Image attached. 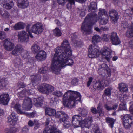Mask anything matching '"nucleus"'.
<instances>
[{
  "label": "nucleus",
  "mask_w": 133,
  "mask_h": 133,
  "mask_svg": "<svg viewBox=\"0 0 133 133\" xmlns=\"http://www.w3.org/2000/svg\"><path fill=\"white\" fill-rule=\"evenodd\" d=\"M55 53L51 57V69L55 73L60 71V68L66 66H71L74 61L71 58L72 55L71 47L69 42L66 40L63 41L59 46L55 50Z\"/></svg>",
  "instance_id": "1"
},
{
  "label": "nucleus",
  "mask_w": 133,
  "mask_h": 133,
  "mask_svg": "<svg viewBox=\"0 0 133 133\" xmlns=\"http://www.w3.org/2000/svg\"><path fill=\"white\" fill-rule=\"evenodd\" d=\"M98 16L95 13L93 14H89L86 16L81 27V29L83 34L86 35L92 32V26L99 19L104 18L108 16L107 12L105 10L101 8L99 9Z\"/></svg>",
  "instance_id": "2"
},
{
  "label": "nucleus",
  "mask_w": 133,
  "mask_h": 133,
  "mask_svg": "<svg viewBox=\"0 0 133 133\" xmlns=\"http://www.w3.org/2000/svg\"><path fill=\"white\" fill-rule=\"evenodd\" d=\"M81 96L79 93L69 90L65 93L63 96V104L69 108H72L77 101H80Z\"/></svg>",
  "instance_id": "3"
},
{
  "label": "nucleus",
  "mask_w": 133,
  "mask_h": 133,
  "mask_svg": "<svg viewBox=\"0 0 133 133\" xmlns=\"http://www.w3.org/2000/svg\"><path fill=\"white\" fill-rule=\"evenodd\" d=\"M131 117V116L129 114L123 115L121 116L123 125L125 128H129L133 125V119Z\"/></svg>",
  "instance_id": "4"
},
{
  "label": "nucleus",
  "mask_w": 133,
  "mask_h": 133,
  "mask_svg": "<svg viewBox=\"0 0 133 133\" xmlns=\"http://www.w3.org/2000/svg\"><path fill=\"white\" fill-rule=\"evenodd\" d=\"M88 52V56L91 58H96L99 56L100 54L98 47L95 45H91L89 46Z\"/></svg>",
  "instance_id": "5"
},
{
  "label": "nucleus",
  "mask_w": 133,
  "mask_h": 133,
  "mask_svg": "<svg viewBox=\"0 0 133 133\" xmlns=\"http://www.w3.org/2000/svg\"><path fill=\"white\" fill-rule=\"evenodd\" d=\"M38 90L42 93L48 94L54 91V87L48 84H44L39 87Z\"/></svg>",
  "instance_id": "6"
},
{
  "label": "nucleus",
  "mask_w": 133,
  "mask_h": 133,
  "mask_svg": "<svg viewBox=\"0 0 133 133\" xmlns=\"http://www.w3.org/2000/svg\"><path fill=\"white\" fill-rule=\"evenodd\" d=\"M101 53L103 57L108 61L109 62L111 56V50L108 48H103L101 50Z\"/></svg>",
  "instance_id": "7"
},
{
  "label": "nucleus",
  "mask_w": 133,
  "mask_h": 133,
  "mask_svg": "<svg viewBox=\"0 0 133 133\" xmlns=\"http://www.w3.org/2000/svg\"><path fill=\"white\" fill-rule=\"evenodd\" d=\"M55 117L57 121L61 123L68 118V116L64 112L60 111H57Z\"/></svg>",
  "instance_id": "8"
},
{
  "label": "nucleus",
  "mask_w": 133,
  "mask_h": 133,
  "mask_svg": "<svg viewBox=\"0 0 133 133\" xmlns=\"http://www.w3.org/2000/svg\"><path fill=\"white\" fill-rule=\"evenodd\" d=\"M82 119V117L79 115L73 116L72 119V123L74 128L80 127L81 125V121Z\"/></svg>",
  "instance_id": "9"
},
{
  "label": "nucleus",
  "mask_w": 133,
  "mask_h": 133,
  "mask_svg": "<svg viewBox=\"0 0 133 133\" xmlns=\"http://www.w3.org/2000/svg\"><path fill=\"white\" fill-rule=\"evenodd\" d=\"M98 72L101 75L107 72L108 76H110L111 75L110 69L105 64H103L99 66Z\"/></svg>",
  "instance_id": "10"
},
{
  "label": "nucleus",
  "mask_w": 133,
  "mask_h": 133,
  "mask_svg": "<svg viewBox=\"0 0 133 133\" xmlns=\"http://www.w3.org/2000/svg\"><path fill=\"white\" fill-rule=\"evenodd\" d=\"M43 30L42 25L39 23L34 24L31 29V31L33 32L38 34L41 33Z\"/></svg>",
  "instance_id": "11"
},
{
  "label": "nucleus",
  "mask_w": 133,
  "mask_h": 133,
  "mask_svg": "<svg viewBox=\"0 0 133 133\" xmlns=\"http://www.w3.org/2000/svg\"><path fill=\"white\" fill-rule=\"evenodd\" d=\"M32 101L29 97L25 98L23 101L22 104V108L24 110H30L32 106Z\"/></svg>",
  "instance_id": "12"
},
{
  "label": "nucleus",
  "mask_w": 133,
  "mask_h": 133,
  "mask_svg": "<svg viewBox=\"0 0 133 133\" xmlns=\"http://www.w3.org/2000/svg\"><path fill=\"white\" fill-rule=\"evenodd\" d=\"M0 4L8 9H11L14 5L12 0H0Z\"/></svg>",
  "instance_id": "13"
},
{
  "label": "nucleus",
  "mask_w": 133,
  "mask_h": 133,
  "mask_svg": "<svg viewBox=\"0 0 133 133\" xmlns=\"http://www.w3.org/2000/svg\"><path fill=\"white\" fill-rule=\"evenodd\" d=\"M18 39L21 42L27 41L28 39L29 36L26 32L24 31H20L18 34Z\"/></svg>",
  "instance_id": "14"
},
{
  "label": "nucleus",
  "mask_w": 133,
  "mask_h": 133,
  "mask_svg": "<svg viewBox=\"0 0 133 133\" xmlns=\"http://www.w3.org/2000/svg\"><path fill=\"white\" fill-rule=\"evenodd\" d=\"M10 100L9 95L7 93H4L0 95V102L3 105H6Z\"/></svg>",
  "instance_id": "15"
},
{
  "label": "nucleus",
  "mask_w": 133,
  "mask_h": 133,
  "mask_svg": "<svg viewBox=\"0 0 133 133\" xmlns=\"http://www.w3.org/2000/svg\"><path fill=\"white\" fill-rule=\"evenodd\" d=\"M109 15L111 18L112 22L114 23H116L118 18L117 12L115 10H111L109 11Z\"/></svg>",
  "instance_id": "16"
},
{
  "label": "nucleus",
  "mask_w": 133,
  "mask_h": 133,
  "mask_svg": "<svg viewBox=\"0 0 133 133\" xmlns=\"http://www.w3.org/2000/svg\"><path fill=\"white\" fill-rule=\"evenodd\" d=\"M3 42L4 48L7 51H11L14 48V44L7 39L4 40Z\"/></svg>",
  "instance_id": "17"
},
{
  "label": "nucleus",
  "mask_w": 133,
  "mask_h": 133,
  "mask_svg": "<svg viewBox=\"0 0 133 133\" xmlns=\"http://www.w3.org/2000/svg\"><path fill=\"white\" fill-rule=\"evenodd\" d=\"M110 39L112 44L114 45H117L120 43V40L116 32H113L111 33Z\"/></svg>",
  "instance_id": "18"
},
{
  "label": "nucleus",
  "mask_w": 133,
  "mask_h": 133,
  "mask_svg": "<svg viewBox=\"0 0 133 133\" xmlns=\"http://www.w3.org/2000/svg\"><path fill=\"white\" fill-rule=\"evenodd\" d=\"M24 51V49L20 45H17L14 49L12 51V54L15 56H17L20 55Z\"/></svg>",
  "instance_id": "19"
},
{
  "label": "nucleus",
  "mask_w": 133,
  "mask_h": 133,
  "mask_svg": "<svg viewBox=\"0 0 133 133\" xmlns=\"http://www.w3.org/2000/svg\"><path fill=\"white\" fill-rule=\"evenodd\" d=\"M46 57V54L45 51L41 50L37 54L35 58L38 61H42L45 59Z\"/></svg>",
  "instance_id": "20"
},
{
  "label": "nucleus",
  "mask_w": 133,
  "mask_h": 133,
  "mask_svg": "<svg viewBox=\"0 0 133 133\" xmlns=\"http://www.w3.org/2000/svg\"><path fill=\"white\" fill-rule=\"evenodd\" d=\"M88 11L91 12L90 14H95L97 10L96 3L94 2H91L90 5L88 6Z\"/></svg>",
  "instance_id": "21"
},
{
  "label": "nucleus",
  "mask_w": 133,
  "mask_h": 133,
  "mask_svg": "<svg viewBox=\"0 0 133 133\" xmlns=\"http://www.w3.org/2000/svg\"><path fill=\"white\" fill-rule=\"evenodd\" d=\"M124 96V97L120 99V101L121 103L119 105V107L117 110L118 111L120 110H125L126 109L125 101L127 98L125 97L127 96L126 95H125Z\"/></svg>",
  "instance_id": "22"
},
{
  "label": "nucleus",
  "mask_w": 133,
  "mask_h": 133,
  "mask_svg": "<svg viewBox=\"0 0 133 133\" xmlns=\"http://www.w3.org/2000/svg\"><path fill=\"white\" fill-rule=\"evenodd\" d=\"M126 35L127 37L129 38L133 37V23H131L128 27Z\"/></svg>",
  "instance_id": "23"
},
{
  "label": "nucleus",
  "mask_w": 133,
  "mask_h": 133,
  "mask_svg": "<svg viewBox=\"0 0 133 133\" xmlns=\"http://www.w3.org/2000/svg\"><path fill=\"white\" fill-rule=\"evenodd\" d=\"M18 6L20 8H25L28 5V2L27 0H18Z\"/></svg>",
  "instance_id": "24"
},
{
  "label": "nucleus",
  "mask_w": 133,
  "mask_h": 133,
  "mask_svg": "<svg viewBox=\"0 0 133 133\" xmlns=\"http://www.w3.org/2000/svg\"><path fill=\"white\" fill-rule=\"evenodd\" d=\"M25 24L22 22H20L15 24L13 27L14 29L16 30L23 29L25 27Z\"/></svg>",
  "instance_id": "25"
},
{
  "label": "nucleus",
  "mask_w": 133,
  "mask_h": 133,
  "mask_svg": "<svg viewBox=\"0 0 133 133\" xmlns=\"http://www.w3.org/2000/svg\"><path fill=\"white\" fill-rule=\"evenodd\" d=\"M46 114L49 116H52L55 115L56 113L55 110L50 108H47L45 110Z\"/></svg>",
  "instance_id": "26"
},
{
  "label": "nucleus",
  "mask_w": 133,
  "mask_h": 133,
  "mask_svg": "<svg viewBox=\"0 0 133 133\" xmlns=\"http://www.w3.org/2000/svg\"><path fill=\"white\" fill-rule=\"evenodd\" d=\"M21 106L18 103L15 104L14 106V109L15 110L17 113L20 114H26V113L23 110L21 109Z\"/></svg>",
  "instance_id": "27"
},
{
  "label": "nucleus",
  "mask_w": 133,
  "mask_h": 133,
  "mask_svg": "<svg viewBox=\"0 0 133 133\" xmlns=\"http://www.w3.org/2000/svg\"><path fill=\"white\" fill-rule=\"evenodd\" d=\"M106 85L105 84H103L99 81H97L94 85L93 87L95 89L100 90L105 87Z\"/></svg>",
  "instance_id": "28"
},
{
  "label": "nucleus",
  "mask_w": 133,
  "mask_h": 133,
  "mask_svg": "<svg viewBox=\"0 0 133 133\" xmlns=\"http://www.w3.org/2000/svg\"><path fill=\"white\" fill-rule=\"evenodd\" d=\"M0 14L3 18L5 19L9 18L10 16L9 13L7 11L4 10L2 9H0Z\"/></svg>",
  "instance_id": "29"
},
{
  "label": "nucleus",
  "mask_w": 133,
  "mask_h": 133,
  "mask_svg": "<svg viewBox=\"0 0 133 133\" xmlns=\"http://www.w3.org/2000/svg\"><path fill=\"white\" fill-rule=\"evenodd\" d=\"M17 120V117L16 114L14 113H12L8 118V121L9 122L15 123Z\"/></svg>",
  "instance_id": "30"
},
{
  "label": "nucleus",
  "mask_w": 133,
  "mask_h": 133,
  "mask_svg": "<svg viewBox=\"0 0 133 133\" xmlns=\"http://www.w3.org/2000/svg\"><path fill=\"white\" fill-rule=\"evenodd\" d=\"M93 121L92 118L91 117H89L83 120V123L84 124L86 127L89 126Z\"/></svg>",
  "instance_id": "31"
},
{
  "label": "nucleus",
  "mask_w": 133,
  "mask_h": 133,
  "mask_svg": "<svg viewBox=\"0 0 133 133\" xmlns=\"http://www.w3.org/2000/svg\"><path fill=\"white\" fill-rule=\"evenodd\" d=\"M31 81L32 84L35 85L37 84L38 81L40 79V77L39 75L32 76H31Z\"/></svg>",
  "instance_id": "32"
},
{
  "label": "nucleus",
  "mask_w": 133,
  "mask_h": 133,
  "mask_svg": "<svg viewBox=\"0 0 133 133\" xmlns=\"http://www.w3.org/2000/svg\"><path fill=\"white\" fill-rule=\"evenodd\" d=\"M54 129V126L49 125L48 127L45 126L43 133H53V129Z\"/></svg>",
  "instance_id": "33"
},
{
  "label": "nucleus",
  "mask_w": 133,
  "mask_h": 133,
  "mask_svg": "<svg viewBox=\"0 0 133 133\" xmlns=\"http://www.w3.org/2000/svg\"><path fill=\"white\" fill-rule=\"evenodd\" d=\"M77 110L79 111V112L82 117H86L88 114V110L84 108L82 109L80 108H78Z\"/></svg>",
  "instance_id": "34"
},
{
  "label": "nucleus",
  "mask_w": 133,
  "mask_h": 133,
  "mask_svg": "<svg viewBox=\"0 0 133 133\" xmlns=\"http://www.w3.org/2000/svg\"><path fill=\"white\" fill-rule=\"evenodd\" d=\"M119 89L121 92H126L128 90V87L124 83H121L119 84Z\"/></svg>",
  "instance_id": "35"
},
{
  "label": "nucleus",
  "mask_w": 133,
  "mask_h": 133,
  "mask_svg": "<svg viewBox=\"0 0 133 133\" xmlns=\"http://www.w3.org/2000/svg\"><path fill=\"white\" fill-rule=\"evenodd\" d=\"M106 121L109 126L111 128H112L113 125L115 121V120L112 118L109 117H107L105 118Z\"/></svg>",
  "instance_id": "36"
},
{
  "label": "nucleus",
  "mask_w": 133,
  "mask_h": 133,
  "mask_svg": "<svg viewBox=\"0 0 133 133\" xmlns=\"http://www.w3.org/2000/svg\"><path fill=\"white\" fill-rule=\"evenodd\" d=\"M108 16L104 17V18H101L99 19V23L101 25L105 24L108 22Z\"/></svg>",
  "instance_id": "37"
},
{
  "label": "nucleus",
  "mask_w": 133,
  "mask_h": 133,
  "mask_svg": "<svg viewBox=\"0 0 133 133\" xmlns=\"http://www.w3.org/2000/svg\"><path fill=\"white\" fill-rule=\"evenodd\" d=\"M36 102L35 103V105L37 107H41L43 103V99L42 98L39 97L37 98L36 100Z\"/></svg>",
  "instance_id": "38"
},
{
  "label": "nucleus",
  "mask_w": 133,
  "mask_h": 133,
  "mask_svg": "<svg viewBox=\"0 0 133 133\" xmlns=\"http://www.w3.org/2000/svg\"><path fill=\"white\" fill-rule=\"evenodd\" d=\"M100 37L99 35H95L92 37V42L94 44L97 43L100 41Z\"/></svg>",
  "instance_id": "39"
},
{
  "label": "nucleus",
  "mask_w": 133,
  "mask_h": 133,
  "mask_svg": "<svg viewBox=\"0 0 133 133\" xmlns=\"http://www.w3.org/2000/svg\"><path fill=\"white\" fill-rule=\"evenodd\" d=\"M40 47L37 45L35 44L33 45L31 48V50L34 53L38 52L40 49Z\"/></svg>",
  "instance_id": "40"
},
{
  "label": "nucleus",
  "mask_w": 133,
  "mask_h": 133,
  "mask_svg": "<svg viewBox=\"0 0 133 133\" xmlns=\"http://www.w3.org/2000/svg\"><path fill=\"white\" fill-rule=\"evenodd\" d=\"M8 84V81L5 78H3L0 80V87L3 88Z\"/></svg>",
  "instance_id": "41"
},
{
  "label": "nucleus",
  "mask_w": 133,
  "mask_h": 133,
  "mask_svg": "<svg viewBox=\"0 0 133 133\" xmlns=\"http://www.w3.org/2000/svg\"><path fill=\"white\" fill-rule=\"evenodd\" d=\"M53 33L55 36L57 37L60 36L62 34L60 30L58 28H56L53 30Z\"/></svg>",
  "instance_id": "42"
},
{
  "label": "nucleus",
  "mask_w": 133,
  "mask_h": 133,
  "mask_svg": "<svg viewBox=\"0 0 133 133\" xmlns=\"http://www.w3.org/2000/svg\"><path fill=\"white\" fill-rule=\"evenodd\" d=\"M28 94V92L26 89H24L19 92L18 94V95L19 97H23L25 96Z\"/></svg>",
  "instance_id": "43"
},
{
  "label": "nucleus",
  "mask_w": 133,
  "mask_h": 133,
  "mask_svg": "<svg viewBox=\"0 0 133 133\" xmlns=\"http://www.w3.org/2000/svg\"><path fill=\"white\" fill-rule=\"evenodd\" d=\"M14 64L15 66H22L23 65L22 62L20 58H17L14 60Z\"/></svg>",
  "instance_id": "44"
},
{
  "label": "nucleus",
  "mask_w": 133,
  "mask_h": 133,
  "mask_svg": "<svg viewBox=\"0 0 133 133\" xmlns=\"http://www.w3.org/2000/svg\"><path fill=\"white\" fill-rule=\"evenodd\" d=\"M52 94L57 97H60L62 96L63 93L62 91L57 90L53 92Z\"/></svg>",
  "instance_id": "45"
},
{
  "label": "nucleus",
  "mask_w": 133,
  "mask_h": 133,
  "mask_svg": "<svg viewBox=\"0 0 133 133\" xmlns=\"http://www.w3.org/2000/svg\"><path fill=\"white\" fill-rule=\"evenodd\" d=\"M92 133H102L99 128L97 125L94 126L92 129Z\"/></svg>",
  "instance_id": "46"
},
{
  "label": "nucleus",
  "mask_w": 133,
  "mask_h": 133,
  "mask_svg": "<svg viewBox=\"0 0 133 133\" xmlns=\"http://www.w3.org/2000/svg\"><path fill=\"white\" fill-rule=\"evenodd\" d=\"M112 90V88L109 87L105 89L104 91V94L108 96H110L111 95V90Z\"/></svg>",
  "instance_id": "47"
},
{
  "label": "nucleus",
  "mask_w": 133,
  "mask_h": 133,
  "mask_svg": "<svg viewBox=\"0 0 133 133\" xmlns=\"http://www.w3.org/2000/svg\"><path fill=\"white\" fill-rule=\"evenodd\" d=\"M48 67L45 66L44 67L41 68L38 70L39 72L42 74H45L46 73L48 70Z\"/></svg>",
  "instance_id": "48"
},
{
  "label": "nucleus",
  "mask_w": 133,
  "mask_h": 133,
  "mask_svg": "<svg viewBox=\"0 0 133 133\" xmlns=\"http://www.w3.org/2000/svg\"><path fill=\"white\" fill-rule=\"evenodd\" d=\"M101 106L99 104L98 105V107H97V109L98 110V112L99 113V115L100 116H103L104 114V111H103L102 109L100 108Z\"/></svg>",
  "instance_id": "49"
},
{
  "label": "nucleus",
  "mask_w": 133,
  "mask_h": 133,
  "mask_svg": "<svg viewBox=\"0 0 133 133\" xmlns=\"http://www.w3.org/2000/svg\"><path fill=\"white\" fill-rule=\"evenodd\" d=\"M69 3L67 5V8L68 9H70L71 7V5L75 4L74 0H68Z\"/></svg>",
  "instance_id": "50"
},
{
  "label": "nucleus",
  "mask_w": 133,
  "mask_h": 133,
  "mask_svg": "<svg viewBox=\"0 0 133 133\" xmlns=\"http://www.w3.org/2000/svg\"><path fill=\"white\" fill-rule=\"evenodd\" d=\"M64 124H63V126L65 128H69L70 127L71 124H70V122L66 120V119L64 121Z\"/></svg>",
  "instance_id": "51"
},
{
  "label": "nucleus",
  "mask_w": 133,
  "mask_h": 133,
  "mask_svg": "<svg viewBox=\"0 0 133 133\" xmlns=\"http://www.w3.org/2000/svg\"><path fill=\"white\" fill-rule=\"evenodd\" d=\"M109 36L108 34H104L102 36V39L105 42L108 41L109 39Z\"/></svg>",
  "instance_id": "52"
},
{
  "label": "nucleus",
  "mask_w": 133,
  "mask_h": 133,
  "mask_svg": "<svg viewBox=\"0 0 133 133\" xmlns=\"http://www.w3.org/2000/svg\"><path fill=\"white\" fill-rule=\"evenodd\" d=\"M128 24L127 22L125 21H124L122 22L121 26L122 27L124 28H126L128 27Z\"/></svg>",
  "instance_id": "53"
},
{
  "label": "nucleus",
  "mask_w": 133,
  "mask_h": 133,
  "mask_svg": "<svg viewBox=\"0 0 133 133\" xmlns=\"http://www.w3.org/2000/svg\"><path fill=\"white\" fill-rule=\"evenodd\" d=\"M104 107L106 110L108 111H110L112 110V107L109 105L107 104H105L104 105Z\"/></svg>",
  "instance_id": "54"
},
{
  "label": "nucleus",
  "mask_w": 133,
  "mask_h": 133,
  "mask_svg": "<svg viewBox=\"0 0 133 133\" xmlns=\"http://www.w3.org/2000/svg\"><path fill=\"white\" fill-rule=\"evenodd\" d=\"M58 2L60 5H64L68 0H57Z\"/></svg>",
  "instance_id": "55"
},
{
  "label": "nucleus",
  "mask_w": 133,
  "mask_h": 133,
  "mask_svg": "<svg viewBox=\"0 0 133 133\" xmlns=\"http://www.w3.org/2000/svg\"><path fill=\"white\" fill-rule=\"evenodd\" d=\"M17 129L16 128L13 127L9 130V131L6 132L10 133H15L17 132Z\"/></svg>",
  "instance_id": "56"
},
{
  "label": "nucleus",
  "mask_w": 133,
  "mask_h": 133,
  "mask_svg": "<svg viewBox=\"0 0 133 133\" xmlns=\"http://www.w3.org/2000/svg\"><path fill=\"white\" fill-rule=\"evenodd\" d=\"M29 129L26 127H24L22 130L21 133H27L28 132Z\"/></svg>",
  "instance_id": "57"
},
{
  "label": "nucleus",
  "mask_w": 133,
  "mask_h": 133,
  "mask_svg": "<svg viewBox=\"0 0 133 133\" xmlns=\"http://www.w3.org/2000/svg\"><path fill=\"white\" fill-rule=\"evenodd\" d=\"M36 114V112H33L31 113L26 114V115L30 118H32L35 117Z\"/></svg>",
  "instance_id": "58"
},
{
  "label": "nucleus",
  "mask_w": 133,
  "mask_h": 133,
  "mask_svg": "<svg viewBox=\"0 0 133 133\" xmlns=\"http://www.w3.org/2000/svg\"><path fill=\"white\" fill-rule=\"evenodd\" d=\"M93 79V78L92 77H90L89 78L88 81L87 82V85L88 87H89Z\"/></svg>",
  "instance_id": "59"
},
{
  "label": "nucleus",
  "mask_w": 133,
  "mask_h": 133,
  "mask_svg": "<svg viewBox=\"0 0 133 133\" xmlns=\"http://www.w3.org/2000/svg\"><path fill=\"white\" fill-rule=\"evenodd\" d=\"M91 112L93 114H95L98 113V110H97L96 108L93 107H92L90 109Z\"/></svg>",
  "instance_id": "60"
},
{
  "label": "nucleus",
  "mask_w": 133,
  "mask_h": 133,
  "mask_svg": "<svg viewBox=\"0 0 133 133\" xmlns=\"http://www.w3.org/2000/svg\"><path fill=\"white\" fill-rule=\"evenodd\" d=\"M34 122L35 124L34 128L36 129H37L39 127V123H38V121L36 120H34Z\"/></svg>",
  "instance_id": "61"
},
{
  "label": "nucleus",
  "mask_w": 133,
  "mask_h": 133,
  "mask_svg": "<svg viewBox=\"0 0 133 133\" xmlns=\"http://www.w3.org/2000/svg\"><path fill=\"white\" fill-rule=\"evenodd\" d=\"M74 43L75 46H79L81 44V42L79 41H77L76 40L74 41Z\"/></svg>",
  "instance_id": "62"
},
{
  "label": "nucleus",
  "mask_w": 133,
  "mask_h": 133,
  "mask_svg": "<svg viewBox=\"0 0 133 133\" xmlns=\"http://www.w3.org/2000/svg\"><path fill=\"white\" fill-rule=\"evenodd\" d=\"M34 121H33L31 120H30L28 122V125L30 127H32L34 126Z\"/></svg>",
  "instance_id": "63"
},
{
  "label": "nucleus",
  "mask_w": 133,
  "mask_h": 133,
  "mask_svg": "<svg viewBox=\"0 0 133 133\" xmlns=\"http://www.w3.org/2000/svg\"><path fill=\"white\" fill-rule=\"evenodd\" d=\"M129 47L133 49V39L129 41Z\"/></svg>",
  "instance_id": "64"
}]
</instances>
